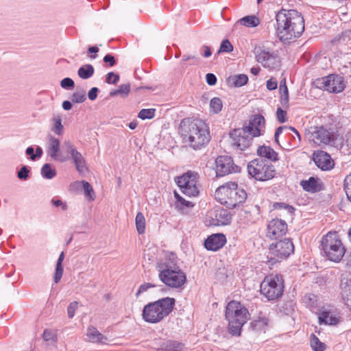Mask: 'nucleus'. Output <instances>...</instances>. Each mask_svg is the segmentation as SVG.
Returning <instances> with one entry per match:
<instances>
[{"label": "nucleus", "mask_w": 351, "mask_h": 351, "mask_svg": "<svg viewBox=\"0 0 351 351\" xmlns=\"http://www.w3.org/2000/svg\"><path fill=\"white\" fill-rule=\"evenodd\" d=\"M179 130L184 142L195 150L205 147L211 139L208 125L199 119H184Z\"/></svg>", "instance_id": "obj_1"}, {"label": "nucleus", "mask_w": 351, "mask_h": 351, "mask_svg": "<svg viewBox=\"0 0 351 351\" xmlns=\"http://www.w3.org/2000/svg\"><path fill=\"white\" fill-rule=\"evenodd\" d=\"M276 34L280 40L299 37L304 30V20L295 10L281 9L276 14Z\"/></svg>", "instance_id": "obj_2"}, {"label": "nucleus", "mask_w": 351, "mask_h": 351, "mask_svg": "<svg viewBox=\"0 0 351 351\" xmlns=\"http://www.w3.org/2000/svg\"><path fill=\"white\" fill-rule=\"evenodd\" d=\"M175 303L176 300L169 297L150 302L144 306L142 317L147 323H158L173 311Z\"/></svg>", "instance_id": "obj_3"}, {"label": "nucleus", "mask_w": 351, "mask_h": 351, "mask_svg": "<svg viewBox=\"0 0 351 351\" xmlns=\"http://www.w3.org/2000/svg\"><path fill=\"white\" fill-rule=\"evenodd\" d=\"M215 198L223 205L232 209L245 202L247 193L234 182H229L217 188Z\"/></svg>", "instance_id": "obj_4"}, {"label": "nucleus", "mask_w": 351, "mask_h": 351, "mask_svg": "<svg viewBox=\"0 0 351 351\" xmlns=\"http://www.w3.org/2000/svg\"><path fill=\"white\" fill-rule=\"evenodd\" d=\"M158 278L166 286L173 289L182 288L186 281V274L176 265L165 260L157 263Z\"/></svg>", "instance_id": "obj_5"}, {"label": "nucleus", "mask_w": 351, "mask_h": 351, "mask_svg": "<svg viewBox=\"0 0 351 351\" xmlns=\"http://www.w3.org/2000/svg\"><path fill=\"white\" fill-rule=\"evenodd\" d=\"M321 245L327 258L333 262H339L346 250L336 232H329L321 241Z\"/></svg>", "instance_id": "obj_6"}, {"label": "nucleus", "mask_w": 351, "mask_h": 351, "mask_svg": "<svg viewBox=\"0 0 351 351\" xmlns=\"http://www.w3.org/2000/svg\"><path fill=\"white\" fill-rule=\"evenodd\" d=\"M248 173L256 180L266 181L275 176L276 169L270 161L256 158L247 165Z\"/></svg>", "instance_id": "obj_7"}, {"label": "nucleus", "mask_w": 351, "mask_h": 351, "mask_svg": "<svg viewBox=\"0 0 351 351\" xmlns=\"http://www.w3.org/2000/svg\"><path fill=\"white\" fill-rule=\"evenodd\" d=\"M284 291V280L280 275L266 276L261 285V293L269 300L280 298Z\"/></svg>", "instance_id": "obj_8"}, {"label": "nucleus", "mask_w": 351, "mask_h": 351, "mask_svg": "<svg viewBox=\"0 0 351 351\" xmlns=\"http://www.w3.org/2000/svg\"><path fill=\"white\" fill-rule=\"evenodd\" d=\"M306 137L311 143L324 147L335 145L337 139L334 134L323 126H311L306 132Z\"/></svg>", "instance_id": "obj_9"}, {"label": "nucleus", "mask_w": 351, "mask_h": 351, "mask_svg": "<svg viewBox=\"0 0 351 351\" xmlns=\"http://www.w3.org/2000/svg\"><path fill=\"white\" fill-rule=\"evenodd\" d=\"M198 178L199 174L197 172L189 171L178 177L176 182L184 195L189 197H196L199 193L197 186Z\"/></svg>", "instance_id": "obj_10"}, {"label": "nucleus", "mask_w": 351, "mask_h": 351, "mask_svg": "<svg viewBox=\"0 0 351 351\" xmlns=\"http://www.w3.org/2000/svg\"><path fill=\"white\" fill-rule=\"evenodd\" d=\"M316 87L330 93H337L343 91L346 84L342 76L339 75H328L317 79L315 82Z\"/></svg>", "instance_id": "obj_11"}, {"label": "nucleus", "mask_w": 351, "mask_h": 351, "mask_svg": "<svg viewBox=\"0 0 351 351\" xmlns=\"http://www.w3.org/2000/svg\"><path fill=\"white\" fill-rule=\"evenodd\" d=\"M230 138L232 146L240 150L248 148L253 139L243 128L233 130L230 132Z\"/></svg>", "instance_id": "obj_12"}, {"label": "nucleus", "mask_w": 351, "mask_h": 351, "mask_svg": "<svg viewBox=\"0 0 351 351\" xmlns=\"http://www.w3.org/2000/svg\"><path fill=\"white\" fill-rule=\"evenodd\" d=\"M270 253L277 261L287 258L294 251V245L290 239H284L270 245Z\"/></svg>", "instance_id": "obj_13"}, {"label": "nucleus", "mask_w": 351, "mask_h": 351, "mask_svg": "<svg viewBox=\"0 0 351 351\" xmlns=\"http://www.w3.org/2000/svg\"><path fill=\"white\" fill-rule=\"evenodd\" d=\"M254 53L256 61L264 67L274 69L278 64L277 56L274 52H271L262 47H256Z\"/></svg>", "instance_id": "obj_14"}, {"label": "nucleus", "mask_w": 351, "mask_h": 351, "mask_svg": "<svg viewBox=\"0 0 351 351\" xmlns=\"http://www.w3.org/2000/svg\"><path fill=\"white\" fill-rule=\"evenodd\" d=\"M217 176L221 177L239 171V167L228 156H219L215 160Z\"/></svg>", "instance_id": "obj_15"}, {"label": "nucleus", "mask_w": 351, "mask_h": 351, "mask_svg": "<svg viewBox=\"0 0 351 351\" xmlns=\"http://www.w3.org/2000/svg\"><path fill=\"white\" fill-rule=\"evenodd\" d=\"M288 227L285 221L280 219H274L267 224L266 237L275 240L284 236L287 232Z\"/></svg>", "instance_id": "obj_16"}, {"label": "nucleus", "mask_w": 351, "mask_h": 351, "mask_svg": "<svg viewBox=\"0 0 351 351\" xmlns=\"http://www.w3.org/2000/svg\"><path fill=\"white\" fill-rule=\"evenodd\" d=\"M250 315L245 308L240 311V313L235 316L234 320L228 322V331L233 336H240L243 326L250 319Z\"/></svg>", "instance_id": "obj_17"}, {"label": "nucleus", "mask_w": 351, "mask_h": 351, "mask_svg": "<svg viewBox=\"0 0 351 351\" xmlns=\"http://www.w3.org/2000/svg\"><path fill=\"white\" fill-rule=\"evenodd\" d=\"M211 224L213 226H222L230 223L232 216L230 212L221 208H217L209 213Z\"/></svg>", "instance_id": "obj_18"}, {"label": "nucleus", "mask_w": 351, "mask_h": 351, "mask_svg": "<svg viewBox=\"0 0 351 351\" xmlns=\"http://www.w3.org/2000/svg\"><path fill=\"white\" fill-rule=\"evenodd\" d=\"M313 159L317 167L322 170H330L334 167V161L330 156L324 151H317L314 152Z\"/></svg>", "instance_id": "obj_19"}, {"label": "nucleus", "mask_w": 351, "mask_h": 351, "mask_svg": "<svg viewBox=\"0 0 351 351\" xmlns=\"http://www.w3.org/2000/svg\"><path fill=\"white\" fill-rule=\"evenodd\" d=\"M265 127V118L261 114H255L250 120L248 125L243 128L252 136L256 137L261 134V130Z\"/></svg>", "instance_id": "obj_20"}, {"label": "nucleus", "mask_w": 351, "mask_h": 351, "mask_svg": "<svg viewBox=\"0 0 351 351\" xmlns=\"http://www.w3.org/2000/svg\"><path fill=\"white\" fill-rule=\"evenodd\" d=\"M226 239L223 234H213L209 236L204 241V246L208 250L217 251L226 243Z\"/></svg>", "instance_id": "obj_21"}, {"label": "nucleus", "mask_w": 351, "mask_h": 351, "mask_svg": "<svg viewBox=\"0 0 351 351\" xmlns=\"http://www.w3.org/2000/svg\"><path fill=\"white\" fill-rule=\"evenodd\" d=\"M244 307L240 302L236 301H230L226 306V318L229 322L231 320H234L235 316L240 313V311L245 309Z\"/></svg>", "instance_id": "obj_22"}, {"label": "nucleus", "mask_w": 351, "mask_h": 351, "mask_svg": "<svg viewBox=\"0 0 351 351\" xmlns=\"http://www.w3.org/2000/svg\"><path fill=\"white\" fill-rule=\"evenodd\" d=\"M185 345L180 341L167 340L162 342L157 351H185Z\"/></svg>", "instance_id": "obj_23"}, {"label": "nucleus", "mask_w": 351, "mask_h": 351, "mask_svg": "<svg viewBox=\"0 0 351 351\" xmlns=\"http://www.w3.org/2000/svg\"><path fill=\"white\" fill-rule=\"evenodd\" d=\"M86 336L91 343H106L108 337L101 334L95 327L90 326L87 329Z\"/></svg>", "instance_id": "obj_24"}, {"label": "nucleus", "mask_w": 351, "mask_h": 351, "mask_svg": "<svg viewBox=\"0 0 351 351\" xmlns=\"http://www.w3.org/2000/svg\"><path fill=\"white\" fill-rule=\"evenodd\" d=\"M47 138L48 145L47 152L51 158L56 160L58 158V153L60 151V142L57 138L52 135H49Z\"/></svg>", "instance_id": "obj_25"}, {"label": "nucleus", "mask_w": 351, "mask_h": 351, "mask_svg": "<svg viewBox=\"0 0 351 351\" xmlns=\"http://www.w3.org/2000/svg\"><path fill=\"white\" fill-rule=\"evenodd\" d=\"M318 181V178L311 177L307 180H302L300 185L304 191L310 193H315L321 190V184Z\"/></svg>", "instance_id": "obj_26"}, {"label": "nucleus", "mask_w": 351, "mask_h": 351, "mask_svg": "<svg viewBox=\"0 0 351 351\" xmlns=\"http://www.w3.org/2000/svg\"><path fill=\"white\" fill-rule=\"evenodd\" d=\"M257 154L259 156L264 157L268 160L272 161L278 160L277 153L269 146H259L257 149Z\"/></svg>", "instance_id": "obj_27"}, {"label": "nucleus", "mask_w": 351, "mask_h": 351, "mask_svg": "<svg viewBox=\"0 0 351 351\" xmlns=\"http://www.w3.org/2000/svg\"><path fill=\"white\" fill-rule=\"evenodd\" d=\"M319 323L328 325H336L339 320L331 312L322 310L319 314Z\"/></svg>", "instance_id": "obj_28"}, {"label": "nucleus", "mask_w": 351, "mask_h": 351, "mask_svg": "<svg viewBox=\"0 0 351 351\" xmlns=\"http://www.w3.org/2000/svg\"><path fill=\"white\" fill-rule=\"evenodd\" d=\"M237 23L247 27H256L260 24V19L255 15H249L241 18Z\"/></svg>", "instance_id": "obj_29"}, {"label": "nucleus", "mask_w": 351, "mask_h": 351, "mask_svg": "<svg viewBox=\"0 0 351 351\" xmlns=\"http://www.w3.org/2000/svg\"><path fill=\"white\" fill-rule=\"evenodd\" d=\"M268 319L266 317H258L250 323L252 329L255 332H265L267 325Z\"/></svg>", "instance_id": "obj_30"}, {"label": "nucleus", "mask_w": 351, "mask_h": 351, "mask_svg": "<svg viewBox=\"0 0 351 351\" xmlns=\"http://www.w3.org/2000/svg\"><path fill=\"white\" fill-rule=\"evenodd\" d=\"M71 158L80 173H83L87 170L86 161L80 152L77 153Z\"/></svg>", "instance_id": "obj_31"}, {"label": "nucleus", "mask_w": 351, "mask_h": 351, "mask_svg": "<svg viewBox=\"0 0 351 351\" xmlns=\"http://www.w3.org/2000/svg\"><path fill=\"white\" fill-rule=\"evenodd\" d=\"M94 72V67L91 64H86L79 68L77 75L80 78L86 80L92 77Z\"/></svg>", "instance_id": "obj_32"}, {"label": "nucleus", "mask_w": 351, "mask_h": 351, "mask_svg": "<svg viewBox=\"0 0 351 351\" xmlns=\"http://www.w3.org/2000/svg\"><path fill=\"white\" fill-rule=\"evenodd\" d=\"M64 258V252H61L56 265V269L54 274V282L58 283L60 282L63 274L62 261Z\"/></svg>", "instance_id": "obj_33"}, {"label": "nucleus", "mask_w": 351, "mask_h": 351, "mask_svg": "<svg viewBox=\"0 0 351 351\" xmlns=\"http://www.w3.org/2000/svg\"><path fill=\"white\" fill-rule=\"evenodd\" d=\"M51 121L53 122L51 126V131L58 136H61L64 132V126L62 123V118L60 115L54 116Z\"/></svg>", "instance_id": "obj_34"}, {"label": "nucleus", "mask_w": 351, "mask_h": 351, "mask_svg": "<svg viewBox=\"0 0 351 351\" xmlns=\"http://www.w3.org/2000/svg\"><path fill=\"white\" fill-rule=\"evenodd\" d=\"M175 197L176 198V208L181 210L182 213L186 212L185 208H190L193 207V204L191 202L185 200L180 197L176 192H175Z\"/></svg>", "instance_id": "obj_35"}, {"label": "nucleus", "mask_w": 351, "mask_h": 351, "mask_svg": "<svg viewBox=\"0 0 351 351\" xmlns=\"http://www.w3.org/2000/svg\"><path fill=\"white\" fill-rule=\"evenodd\" d=\"M340 287L341 292L346 289H351V272L344 271L341 275Z\"/></svg>", "instance_id": "obj_36"}, {"label": "nucleus", "mask_w": 351, "mask_h": 351, "mask_svg": "<svg viewBox=\"0 0 351 351\" xmlns=\"http://www.w3.org/2000/svg\"><path fill=\"white\" fill-rule=\"evenodd\" d=\"M130 91V84H121L116 90H113L110 92V96L114 97L116 95H120L121 97H125L128 96Z\"/></svg>", "instance_id": "obj_37"}, {"label": "nucleus", "mask_w": 351, "mask_h": 351, "mask_svg": "<svg viewBox=\"0 0 351 351\" xmlns=\"http://www.w3.org/2000/svg\"><path fill=\"white\" fill-rule=\"evenodd\" d=\"M77 184H82L83 189L84 190L85 196L88 198L90 200H94L95 198V193L92 186L86 181L82 180L80 182H76Z\"/></svg>", "instance_id": "obj_38"}, {"label": "nucleus", "mask_w": 351, "mask_h": 351, "mask_svg": "<svg viewBox=\"0 0 351 351\" xmlns=\"http://www.w3.org/2000/svg\"><path fill=\"white\" fill-rule=\"evenodd\" d=\"M311 346L314 351H324L326 350V345L324 343L319 341V339L314 334L311 335Z\"/></svg>", "instance_id": "obj_39"}, {"label": "nucleus", "mask_w": 351, "mask_h": 351, "mask_svg": "<svg viewBox=\"0 0 351 351\" xmlns=\"http://www.w3.org/2000/svg\"><path fill=\"white\" fill-rule=\"evenodd\" d=\"M41 175L46 179H52L56 176V171L54 168H52L50 164L46 163L41 169Z\"/></svg>", "instance_id": "obj_40"}, {"label": "nucleus", "mask_w": 351, "mask_h": 351, "mask_svg": "<svg viewBox=\"0 0 351 351\" xmlns=\"http://www.w3.org/2000/svg\"><path fill=\"white\" fill-rule=\"evenodd\" d=\"M135 223L138 234H143L145 230V219L142 213L138 212L135 218Z\"/></svg>", "instance_id": "obj_41"}, {"label": "nucleus", "mask_w": 351, "mask_h": 351, "mask_svg": "<svg viewBox=\"0 0 351 351\" xmlns=\"http://www.w3.org/2000/svg\"><path fill=\"white\" fill-rule=\"evenodd\" d=\"M231 80L234 86L240 87L247 84L248 77L246 75L240 74L233 76Z\"/></svg>", "instance_id": "obj_42"}, {"label": "nucleus", "mask_w": 351, "mask_h": 351, "mask_svg": "<svg viewBox=\"0 0 351 351\" xmlns=\"http://www.w3.org/2000/svg\"><path fill=\"white\" fill-rule=\"evenodd\" d=\"M222 106V101L219 97H214L210 101V108L215 114L219 113L221 110Z\"/></svg>", "instance_id": "obj_43"}, {"label": "nucleus", "mask_w": 351, "mask_h": 351, "mask_svg": "<svg viewBox=\"0 0 351 351\" xmlns=\"http://www.w3.org/2000/svg\"><path fill=\"white\" fill-rule=\"evenodd\" d=\"M156 110L154 108L142 109L138 112V117L142 120L151 119L155 116Z\"/></svg>", "instance_id": "obj_44"}, {"label": "nucleus", "mask_w": 351, "mask_h": 351, "mask_svg": "<svg viewBox=\"0 0 351 351\" xmlns=\"http://www.w3.org/2000/svg\"><path fill=\"white\" fill-rule=\"evenodd\" d=\"M86 99L84 90H78L73 93L71 100L74 103L80 104L84 102Z\"/></svg>", "instance_id": "obj_45"}, {"label": "nucleus", "mask_w": 351, "mask_h": 351, "mask_svg": "<svg viewBox=\"0 0 351 351\" xmlns=\"http://www.w3.org/2000/svg\"><path fill=\"white\" fill-rule=\"evenodd\" d=\"M43 338L45 341L56 342L57 340V335L54 330L46 329L44 330Z\"/></svg>", "instance_id": "obj_46"}, {"label": "nucleus", "mask_w": 351, "mask_h": 351, "mask_svg": "<svg viewBox=\"0 0 351 351\" xmlns=\"http://www.w3.org/2000/svg\"><path fill=\"white\" fill-rule=\"evenodd\" d=\"M343 189L348 199L351 202V173L346 176L344 179Z\"/></svg>", "instance_id": "obj_47"}, {"label": "nucleus", "mask_w": 351, "mask_h": 351, "mask_svg": "<svg viewBox=\"0 0 351 351\" xmlns=\"http://www.w3.org/2000/svg\"><path fill=\"white\" fill-rule=\"evenodd\" d=\"M64 147L66 149V152L70 154L71 158L79 152L77 150L76 147L70 141H65L63 144Z\"/></svg>", "instance_id": "obj_48"}, {"label": "nucleus", "mask_w": 351, "mask_h": 351, "mask_svg": "<svg viewBox=\"0 0 351 351\" xmlns=\"http://www.w3.org/2000/svg\"><path fill=\"white\" fill-rule=\"evenodd\" d=\"M64 147L66 149V152L70 154L71 158L79 152L77 150L76 147L70 141H65L63 144Z\"/></svg>", "instance_id": "obj_49"}, {"label": "nucleus", "mask_w": 351, "mask_h": 351, "mask_svg": "<svg viewBox=\"0 0 351 351\" xmlns=\"http://www.w3.org/2000/svg\"><path fill=\"white\" fill-rule=\"evenodd\" d=\"M233 50V46L230 43V42L226 39L222 41L221 43L219 49L218 51V53H222V52H231Z\"/></svg>", "instance_id": "obj_50"}, {"label": "nucleus", "mask_w": 351, "mask_h": 351, "mask_svg": "<svg viewBox=\"0 0 351 351\" xmlns=\"http://www.w3.org/2000/svg\"><path fill=\"white\" fill-rule=\"evenodd\" d=\"M29 170L27 166H23L17 172V177L21 180H26L29 178Z\"/></svg>", "instance_id": "obj_51"}, {"label": "nucleus", "mask_w": 351, "mask_h": 351, "mask_svg": "<svg viewBox=\"0 0 351 351\" xmlns=\"http://www.w3.org/2000/svg\"><path fill=\"white\" fill-rule=\"evenodd\" d=\"M60 85L64 89L71 90L74 88L75 84L71 78L65 77L61 80Z\"/></svg>", "instance_id": "obj_52"}, {"label": "nucleus", "mask_w": 351, "mask_h": 351, "mask_svg": "<svg viewBox=\"0 0 351 351\" xmlns=\"http://www.w3.org/2000/svg\"><path fill=\"white\" fill-rule=\"evenodd\" d=\"M341 294L345 304L351 310V289H346Z\"/></svg>", "instance_id": "obj_53"}, {"label": "nucleus", "mask_w": 351, "mask_h": 351, "mask_svg": "<svg viewBox=\"0 0 351 351\" xmlns=\"http://www.w3.org/2000/svg\"><path fill=\"white\" fill-rule=\"evenodd\" d=\"M119 80V75L113 72L108 73L106 81L108 84H116Z\"/></svg>", "instance_id": "obj_54"}, {"label": "nucleus", "mask_w": 351, "mask_h": 351, "mask_svg": "<svg viewBox=\"0 0 351 351\" xmlns=\"http://www.w3.org/2000/svg\"><path fill=\"white\" fill-rule=\"evenodd\" d=\"M77 306H78V302L76 301L71 302L69 305V306L67 308V313H68L69 318L71 319V318L73 317L75 311L77 308Z\"/></svg>", "instance_id": "obj_55"}, {"label": "nucleus", "mask_w": 351, "mask_h": 351, "mask_svg": "<svg viewBox=\"0 0 351 351\" xmlns=\"http://www.w3.org/2000/svg\"><path fill=\"white\" fill-rule=\"evenodd\" d=\"M156 285L154 284H152V283H150V282H147V283H145V284H143L141 285L136 293V297H138V295L144 292H145L147 289H149V288H153V287H155Z\"/></svg>", "instance_id": "obj_56"}, {"label": "nucleus", "mask_w": 351, "mask_h": 351, "mask_svg": "<svg viewBox=\"0 0 351 351\" xmlns=\"http://www.w3.org/2000/svg\"><path fill=\"white\" fill-rule=\"evenodd\" d=\"M273 206H274V208L275 209L284 208V209L287 210V212L289 213H292L294 211V208L291 206H289V205L286 204L285 203H278V202H276V203L274 204Z\"/></svg>", "instance_id": "obj_57"}, {"label": "nucleus", "mask_w": 351, "mask_h": 351, "mask_svg": "<svg viewBox=\"0 0 351 351\" xmlns=\"http://www.w3.org/2000/svg\"><path fill=\"white\" fill-rule=\"evenodd\" d=\"M276 116L278 121L280 123H285L287 121V112L285 110H283L282 108H278L276 112Z\"/></svg>", "instance_id": "obj_58"}, {"label": "nucleus", "mask_w": 351, "mask_h": 351, "mask_svg": "<svg viewBox=\"0 0 351 351\" xmlns=\"http://www.w3.org/2000/svg\"><path fill=\"white\" fill-rule=\"evenodd\" d=\"M342 75L351 77V62H347L340 69Z\"/></svg>", "instance_id": "obj_59"}, {"label": "nucleus", "mask_w": 351, "mask_h": 351, "mask_svg": "<svg viewBox=\"0 0 351 351\" xmlns=\"http://www.w3.org/2000/svg\"><path fill=\"white\" fill-rule=\"evenodd\" d=\"M280 103L284 108L288 107L289 104V91L280 92Z\"/></svg>", "instance_id": "obj_60"}, {"label": "nucleus", "mask_w": 351, "mask_h": 351, "mask_svg": "<svg viewBox=\"0 0 351 351\" xmlns=\"http://www.w3.org/2000/svg\"><path fill=\"white\" fill-rule=\"evenodd\" d=\"M105 63H108L110 66H113L116 64L114 57L111 54H107L103 59Z\"/></svg>", "instance_id": "obj_61"}, {"label": "nucleus", "mask_w": 351, "mask_h": 351, "mask_svg": "<svg viewBox=\"0 0 351 351\" xmlns=\"http://www.w3.org/2000/svg\"><path fill=\"white\" fill-rule=\"evenodd\" d=\"M206 80L208 85L213 86L217 82V77L213 73H207Z\"/></svg>", "instance_id": "obj_62"}, {"label": "nucleus", "mask_w": 351, "mask_h": 351, "mask_svg": "<svg viewBox=\"0 0 351 351\" xmlns=\"http://www.w3.org/2000/svg\"><path fill=\"white\" fill-rule=\"evenodd\" d=\"M266 86L268 90H273L277 88L278 83L276 80L271 78L267 81Z\"/></svg>", "instance_id": "obj_63"}, {"label": "nucleus", "mask_w": 351, "mask_h": 351, "mask_svg": "<svg viewBox=\"0 0 351 351\" xmlns=\"http://www.w3.org/2000/svg\"><path fill=\"white\" fill-rule=\"evenodd\" d=\"M98 92L99 89L97 87L92 88L88 93V97L89 99L94 101L97 97Z\"/></svg>", "instance_id": "obj_64"}]
</instances>
